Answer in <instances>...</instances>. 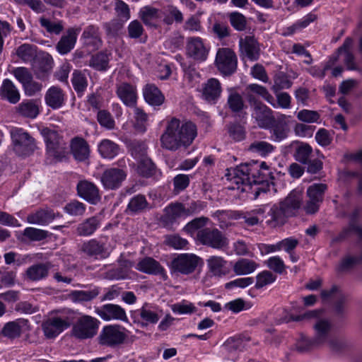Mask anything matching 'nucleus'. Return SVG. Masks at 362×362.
Returning <instances> with one entry per match:
<instances>
[{
    "mask_svg": "<svg viewBox=\"0 0 362 362\" xmlns=\"http://www.w3.org/2000/svg\"><path fill=\"white\" fill-rule=\"evenodd\" d=\"M244 97L250 107L251 118L261 129H269L274 122L273 110L266 105L260 99L269 103L272 107H276L274 98L268 90L261 85L251 83L245 87Z\"/></svg>",
    "mask_w": 362,
    "mask_h": 362,
    "instance_id": "1",
    "label": "nucleus"
},
{
    "mask_svg": "<svg viewBox=\"0 0 362 362\" xmlns=\"http://www.w3.org/2000/svg\"><path fill=\"white\" fill-rule=\"evenodd\" d=\"M197 136V125L191 120L180 119L175 117L167 121L160 141L162 148L176 151L178 149L187 148Z\"/></svg>",
    "mask_w": 362,
    "mask_h": 362,
    "instance_id": "2",
    "label": "nucleus"
},
{
    "mask_svg": "<svg viewBox=\"0 0 362 362\" xmlns=\"http://www.w3.org/2000/svg\"><path fill=\"white\" fill-rule=\"evenodd\" d=\"M250 170V185H260L257 187L254 194L255 199H257L261 193H267L269 191V182H272L274 176L271 168L266 162L251 161Z\"/></svg>",
    "mask_w": 362,
    "mask_h": 362,
    "instance_id": "3",
    "label": "nucleus"
},
{
    "mask_svg": "<svg viewBox=\"0 0 362 362\" xmlns=\"http://www.w3.org/2000/svg\"><path fill=\"white\" fill-rule=\"evenodd\" d=\"M125 327L120 325H107L100 330L97 341L99 345L112 349L122 347L128 337Z\"/></svg>",
    "mask_w": 362,
    "mask_h": 362,
    "instance_id": "4",
    "label": "nucleus"
},
{
    "mask_svg": "<svg viewBox=\"0 0 362 362\" xmlns=\"http://www.w3.org/2000/svg\"><path fill=\"white\" fill-rule=\"evenodd\" d=\"M11 137L13 151L18 156H29L37 149L35 139L22 128L12 129Z\"/></svg>",
    "mask_w": 362,
    "mask_h": 362,
    "instance_id": "5",
    "label": "nucleus"
},
{
    "mask_svg": "<svg viewBox=\"0 0 362 362\" xmlns=\"http://www.w3.org/2000/svg\"><path fill=\"white\" fill-rule=\"evenodd\" d=\"M100 322L88 315L81 316L74 324L71 336L79 340L93 338L98 334Z\"/></svg>",
    "mask_w": 362,
    "mask_h": 362,
    "instance_id": "6",
    "label": "nucleus"
},
{
    "mask_svg": "<svg viewBox=\"0 0 362 362\" xmlns=\"http://www.w3.org/2000/svg\"><path fill=\"white\" fill-rule=\"evenodd\" d=\"M197 241L206 247L223 250L228 247V239L216 228H204L197 233Z\"/></svg>",
    "mask_w": 362,
    "mask_h": 362,
    "instance_id": "7",
    "label": "nucleus"
},
{
    "mask_svg": "<svg viewBox=\"0 0 362 362\" xmlns=\"http://www.w3.org/2000/svg\"><path fill=\"white\" fill-rule=\"evenodd\" d=\"M214 64L223 76H230L237 70V55L230 48H218L216 54Z\"/></svg>",
    "mask_w": 362,
    "mask_h": 362,
    "instance_id": "8",
    "label": "nucleus"
},
{
    "mask_svg": "<svg viewBox=\"0 0 362 362\" xmlns=\"http://www.w3.org/2000/svg\"><path fill=\"white\" fill-rule=\"evenodd\" d=\"M202 259L194 254H180L172 259L169 265L171 273L188 275L197 269Z\"/></svg>",
    "mask_w": 362,
    "mask_h": 362,
    "instance_id": "9",
    "label": "nucleus"
},
{
    "mask_svg": "<svg viewBox=\"0 0 362 362\" xmlns=\"http://www.w3.org/2000/svg\"><path fill=\"white\" fill-rule=\"evenodd\" d=\"M81 251L87 257L103 259L110 256L106 238H92L83 243Z\"/></svg>",
    "mask_w": 362,
    "mask_h": 362,
    "instance_id": "10",
    "label": "nucleus"
},
{
    "mask_svg": "<svg viewBox=\"0 0 362 362\" xmlns=\"http://www.w3.org/2000/svg\"><path fill=\"white\" fill-rule=\"evenodd\" d=\"M127 171L123 168H110L103 171L100 182L106 190H117L127 179Z\"/></svg>",
    "mask_w": 362,
    "mask_h": 362,
    "instance_id": "11",
    "label": "nucleus"
},
{
    "mask_svg": "<svg viewBox=\"0 0 362 362\" xmlns=\"http://www.w3.org/2000/svg\"><path fill=\"white\" fill-rule=\"evenodd\" d=\"M136 269L148 275L160 276L164 281L168 279L165 269L160 263L151 257L141 259L136 265Z\"/></svg>",
    "mask_w": 362,
    "mask_h": 362,
    "instance_id": "12",
    "label": "nucleus"
},
{
    "mask_svg": "<svg viewBox=\"0 0 362 362\" xmlns=\"http://www.w3.org/2000/svg\"><path fill=\"white\" fill-rule=\"evenodd\" d=\"M81 27L69 28L56 45V49L61 55H65L74 49Z\"/></svg>",
    "mask_w": 362,
    "mask_h": 362,
    "instance_id": "13",
    "label": "nucleus"
},
{
    "mask_svg": "<svg viewBox=\"0 0 362 362\" xmlns=\"http://www.w3.org/2000/svg\"><path fill=\"white\" fill-rule=\"evenodd\" d=\"M95 313L103 320H128L124 308L117 304L108 303L95 309Z\"/></svg>",
    "mask_w": 362,
    "mask_h": 362,
    "instance_id": "14",
    "label": "nucleus"
},
{
    "mask_svg": "<svg viewBox=\"0 0 362 362\" xmlns=\"http://www.w3.org/2000/svg\"><path fill=\"white\" fill-rule=\"evenodd\" d=\"M53 59L48 53H43L36 57L33 64V72L40 80H47L53 68Z\"/></svg>",
    "mask_w": 362,
    "mask_h": 362,
    "instance_id": "15",
    "label": "nucleus"
},
{
    "mask_svg": "<svg viewBox=\"0 0 362 362\" xmlns=\"http://www.w3.org/2000/svg\"><path fill=\"white\" fill-rule=\"evenodd\" d=\"M70 325L71 322L68 320H63L59 317H53L42 324V329L47 339H54Z\"/></svg>",
    "mask_w": 362,
    "mask_h": 362,
    "instance_id": "16",
    "label": "nucleus"
},
{
    "mask_svg": "<svg viewBox=\"0 0 362 362\" xmlns=\"http://www.w3.org/2000/svg\"><path fill=\"white\" fill-rule=\"evenodd\" d=\"M70 150L74 158L79 163L88 161L90 154V146L83 137L75 136L70 142Z\"/></svg>",
    "mask_w": 362,
    "mask_h": 362,
    "instance_id": "17",
    "label": "nucleus"
},
{
    "mask_svg": "<svg viewBox=\"0 0 362 362\" xmlns=\"http://www.w3.org/2000/svg\"><path fill=\"white\" fill-rule=\"evenodd\" d=\"M52 264L49 262L34 264L25 271L23 278L26 281H39L46 279Z\"/></svg>",
    "mask_w": 362,
    "mask_h": 362,
    "instance_id": "18",
    "label": "nucleus"
},
{
    "mask_svg": "<svg viewBox=\"0 0 362 362\" xmlns=\"http://www.w3.org/2000/svg\"><path fill=\"white\" fill-rule=\"evenodd\" d=\"M85 47L91 50H98L103 46L100 28L95 25H89L85 28L81 37Z\"/></svg>",
    "mask_w": 362,
    "mask_h": 362,
    "instance_id": "19",
    "label": "nucleus"
},
{
    "mask_svg": "<svg viewBox=\"0 0 362 362\" xmlns=\"http://www.w3.org/2000/svg\"><path fill=\"white\" fill-rule=\"evenodd\" d=\"M164 212L160 221L165 227H172L180 218L186 217L185 205L180 202L171 203L165 207Z\"/></svg>",
    "mask_w": 362,
    "mask_h": 362,
    "instance_id": "20",
    "label": "nucleus"
},
{
    "mask_svg": "<svg viewBox=\"0 0 362 362\" xmlns=\"http://www.w3.org/2000/svg\"><path fill=\"white\" fill-rule=\"evenodd\" d=\"M78 196L88 202L95 204L100 200L99 189L97 186L88 180L79 181L76 186Z\"/></svg>",
    "mask_w": 362,
    "mask_h": 362,
    "instance_id": "21",
    "label": "nucleus"
},
{
    "mask_svg": "<svg viewBox=\"0 0 362 362\" xmlns=\"http://www.w3.org/2000/svg\"><path fill=\"white\" fill-rule=\"evenodd\" d=\"M186 49L187 54L194 60L204 62L207 58L209 50L199 37H189Z\"/></svg>",
    "mask_w": 362,
    "mask_h": 362,
    "instance_id": "22",
    "label": "nucleus"
},
{
    "mask_svg": "<svg viewBox=\"0 0 362 362\" xmlns=\"http://www.w3.org/2000/svg\"><path fill=\"white\" fill-rule=\"evenodd\" d=\"M303 199V192L300 190L293 189L283 201L280 202V203L284 208L286 213L288 216L291 217L295 216L298 209L301 207Z\"/></svg>",
    "mask_w": 362,
    "mask_h": 362,
    "instance_id": "23",
    "label": "nucleus"
},
{
    "mask_svg": "<svg viewBox=\"0 0 362 362\" xmlns=\"http://www.w3.org/2000/svg\"><path fill=\"white\" fill-rule=\"evenodd\" d=\"M221 92L220 81L215 78H211L203 85L202 98L206 102L215 104L221 97Z\"/></svg>",
    "mask_w": 362,
    "mask_h": 362,
    "instance_id": "24",
    "label": "nucleus"
},
{
    "mask_svg": "<svg viewBox=\"0 0 362 362\" xmlns=\"http://www.w3.org/2000/svg\"><path fill=\"white\" fill-rule=\"evenodd\" d=\"M250 338L244 334L229 337L223 344V349L230 355H235L243 351Z\"/></svg>",
    "mask_w": 362,
    "mask_h": 362,
    "instance_id": "25",
    "label": "nucleus"
},
{
    "mask_svg": "<svg viewBox=\"0 0 362 362\" xmlns=\"http://www.w3.org/2000/svg\"><path fill=\"white\" fill-rule=\"evenodd\" d=\"M116 93L118 98L127 107H134L136 104V89L133 85L122 83L117 86Z\"/></svg>",
    "mask_w": 362,
    "mask_h": 362,
    "instance_id": "26",
    "label": "nucleus"
},
{
    "mask_svg": "<svg viewBox=\"0 0 362 362\" xmlns=\"http://www.w3.org/2000/svg\"><path fill=\"white\" fill-rule=\"evenodd\" d=\"M62 216L60 213H55L52 209L46 208L28 215L27 220L31 224L45 226L51 223L54 218Z\"/></svg>",
    "mask_w": 362,
    "mask_h": 362,
    "instance_id": "27",
    "label": "nucleus"
},
{
    "mask_svg": "<svg viewBox=\"0 0 362 362\" xmlns=\"http://www.w3.org/2000/svg\"><path fill=\"white\" fill-rule=\"evenodd\" d=\"M162 11L151 6L142 7L139 13V16L142 22L148 27L157 29L159 27L157 21L161 18Z\"/></svg>",
    "mask_w": 362,
    "mask_h": 362,
    "instance_id": "28",
    "label": "nucleus"
},
{
    "mask_svg": "<svg viewBox=\"0 0 362 362\" xmlns=\"http://www.w3.org/2000/svg\"><path fill=\"white\" fill-rule=\"evenodd\" d=\"M0 97L11 104H16L21 99L19 90L13 82L8 78L4 79L2 82L0 87Z\"/></svg>",
    "mask_w": 362,
    "mask_h": 362,
    "instance_id": "29",
    "label": "nucleus"
},
{
    "mask_svg": "<svg viewBox=\"0 0 362 362\" xmlns=\"http://www.w3.org/2000/svg\"><path fill=\"white\" fill-rule=\"evenodd\" d=\"M149 203L143 194H136L132 197L127 204L125 213L127 215L136 216L149 209Z\"/></svg>",
    "mask_w": 362,
    "mask_h": 362,
    "instance_id": "30",
    "label": "nucleus"
},
{
    "mask_svg": "<svg viewBox=\"0 0 362 362\" xmlns=\"http://www.w3.org/2000/svg\"><path fill=\"white\" fill-rule=\"evenodd\" d=\"M240 47L242 52L250 61H256L259 59V43L254 36H246L244 40L240 39Z\"/></svg>",
    "mask_w": 362,
    "mask_h": 362,
    "instance_id": "31",
    "label": "nucleus"
},
{
    "mask_svg": "<svg viewBox=\"0 0 362 362\" xmlns=\"http://www.w3.org/2000/svg\"><path fill=\"white\" fill-rule=\"evenodd\" d=\"M111 54L107 49L98 52L90 57L88 66L98 71H105L110 68Z\"/></svg>",
    "mask_w": 362,
    "mask_h": 362,
    "instance_id": "32",
    "label": "nucleus"
},
{
    "mask_svg": "<svg viewBox=\"0 0 362 362\" xmlns=\"http://www.w3.org/2000/svg\"><path fill=\"white\" fill-rule=\"evenodd\" d=\"M145 101L152 106H160L165 101V96L160 89L152 83L146 84L143 89Z\"/></svg>",
    "mask_w": 362,
    "mask_h": 362,
    "instance_id": "33",
    "label": "nucleus"
},
{
    "mask_svg": "<svg viewBox=\"0 0 362 362\" xmlns=\"http://www.w3.org/2000/svg\"><path fill=\"white\" fill-rule=\"evenodd\" d=\"M28 323V320L21 318L6 322L1 331V334L9 339H17L21 335L22 327Z\"/></svg>",
    "mask_w": 362,
    "mask_h": 362,
    "instance_id": "34",
    "label": "nucleus"
},
{
    "mask_svg": "<svg viewBox=\"0 0 362 362\" xmlns=\"http://www.w3.org/2000/svg\"><path fill=\"white\" fill-rule=\"evenodd\" d=\"M46 104L53 110L59 109L64 103V95L61 88L52 86L45 96Z\"/></svg>",
    "mask_w": 362,
    "mask_h": 362,
    "instance_id": "35",
    "label": "nucleus"
},
{
    "mask_svg": "<svg viewBox=\"0 0 362 362\" xmlns=\"http://www.w3.org/2000/svg\"><path fill=\"white\" fill-rule=\"evenodd\" d=\"M207 264L211 273L215 276H223L230 272L226 266L227 262L221 257L212 256L207 260Z\"/></svg>",
    "mask_w": 362,
    "mask_h": 362,
    "instance_id": "36",
    "label": "nucleus"
},
{
    "mask_svg": "<svg viewBox=\"0 0 362 362\" xmlns=\"http://www.w3.org/2000/svg\"><path fill=\"white\" fill-rule=\"evenodd\" d=\"M292 146L295 147L293 153L295 160L301 164L308 163L313 153V148L308 143L295 141L292 143Z\"/></svg>",
    "mask_w": 362,
    "mask_h": 362,
    "instance_id": "37",
    "label": "nucleus"
},
{
    "mask_svg": "<svg viewBox=\"0 0 362 362\" xmlns=\"http://www.w3.org/2000/svg\"><path fill=\"white\" fill-rule=\"evenodd\" d=\"M313 328L315 331L313 338L314 343L320 346L327 340L328 334L331 329V324L326 320H319L314 325Z\"/></svg>",
    "mask_w": 362,
    "mask_h": 362,
    "instance_id": "38",
    "label": "nucleus"
},
{
    "mask_svg": "<svg viewBox=\"0 0 362 362\" xmlns=\"http://www.w3.org/2000/svg\"><path fill=\"white\" fill-rule=\"evenodd\" d=\"M100 155L106 159H112L119 152V146L110 139H103L98 146Z\"/></svg>",
    "mask_w": 362,
    "mask_h": 362,
    "instance_id": "39",
    "label": "nucleus"
},
{
    "mask_svg": "<svg viewBox=\"0 0 362 362\" xmlns=\"http://www.w3.org/2000/svg\"><path fill=\"white\" fill-rule=\"evenodd\" d=\"M99 226V218L97 216H92L78 225L76 233L80 236H89L95 233Z\"/></svg>",
    "mask_w": 362,
    "mask_h": 362,
    "instance_id": "40",
    "label": "nucleus"
},
{
    "mask_svg": "<svg viewBox=\"0 0 362 362\" xmlns=\"http://www.w3.org/2000/svg\"><path fill=\"white\" fill-rule=\"evenodd\" d=\"M227 105L233 113H239L246 107L243 96L232 88L229 89Z\"/></svg>",
    "mask_w": 362,
    "mask_h": 362,
    "instance_id": "41",
    "label": "nucleus"
},
{
    "mask_svg": "<svg viewBox=\"0 0 362 362\" xmlns=\"http://www.w3.org/2000/svg\"><path fill=\"white\" fill-rule=\"evenodd\" d=\"M353 40L351 37H346L343 45L339 47L337 52L340 54L344 52L345 54L344 64L346 66L348 70H356L357 66L355 64V57L354 54L349 51L350 47L352 45Z\"/></svg>",
    "mask_w": 362,
    "mask_h": 362,
    "instance_id": "42",
    "label": "nucleus"
},
{
    "mask_svg": "<svg viewBox=\"0 0 362 362\" xmlns=\"http://www.w3.org/2000/svg\"><path fill=\"white\" fill-rule=\"evenodd\" d=\"M258 264L253 260L242 258L233 265V272L237 275H247L252 273Z\"/></svg>",
    "mask_w": 362,
    "mask_h": 362,
    "instance_id": "43",
    "label": "nucleus"
},
{
    "mask_svg": "<svg viewBox=\"0 0 362 362\" xmlns=\"http://www.w3.org/2000/svg\"><path fill=\"white\" fill-rule=\"evenodd\" d=\"M17 109L21 115L31 119L35 118L40 112L38 105L33 100L22 102Z\"/></svg>",
    "mask_w": 362,
    "mask_h": 362,
    "instance_id": "44",
    "label": "nucleus"
},
{
    "mask_svg": "<svg viewBox=\"0 0 362 362\" xmlns=\"http://www.w3.org/2000/svg\"><path fill=\"white\" fill-rule=\"evenodd\" d=\"M136 170L140 176L149 178L156 175L157 168L152 160L150 158H147L138 162Z\"/></svg>",
    "mask_w": 362,
    "mask_h": 362,
    "instance_id": "45",
    "label": "nucleus"
},
{
    "mask_svg": "<svg viewBox=\"0 0 362 362\" xmlns=\"http://www.w3.org/2000/svg\"><path fill=\"white\" fill-rule=\"evenodd\" d=\"M128 149L131 156L136 160H144L148 158L147 156V146L144 142L141 141H132L128 145Z\"/></svg>",
    "mask_w": 362,
    "mask_h": 362,
    "instance_id": "46",
    "label": "nucleus"
},
{
    "mask_svg": "<svg viewBox=\"0 0 362 362\" xmlns=\"http://www.w3.org/2000/svg\"><path fill=\"white\" fill-rule=\"evenodd\" d=\"M163 14V23L167 25H171L174 22L176 23H182L184 18L182 12L175 6H168L166 12Z\"/></svg>",
    "mask_w": 362,
    "mask_h": 362,
    "instance_id": "47",
    "label": "nucleus"
},
{
    "mask_svg": "<svg viewBox=\"0 0 362 362\" xmlns=\"http://www.w3.org/2000/svg\"><path fill=\"white\" fill-rule=\"evenodd\" d=\"M151 306L145 303L141 309L139 310V316L144 321L142 326H147L149 324H156L159 320L158 313L151 309Z\"/></svg>",
    "mask_w": 362,
    "mask_h": 362,
    "instance_id": "48",
    "label": "nucleus"
},
{
    "mask_svg": "<svg viewBox=\"0 0 362 362\" xmlns=\"http://www.w3.org/2000/svg\"><path fill=\"white\" fill-rule=\"evenodd\" d=\"M274 149L275 147L272 144L264 141H255L248 148L250 151L257 153L262 157L269 156Z\"/></svg>",
    "mask_w": 362,
    "mask_h": 362,
    "instance_id": "49",
    "label": "nucleus"
},
{
    "mask_svg": "<svg viewBox=\"0 0 362 362\" xmlns=\"http://www.w3.org/2000/svg\"><path fill=\"white\" fill-rule=\"evenodd\" d=\"M100 293V288L95 287L89 291H73L70 296L74 302H87L95 298Z\"/></svg>",
    "mask_w": 362,
    "mask_h": 362,
    "instance_id": "50",
    "label": "nucleus"
},
{
    "mask_svg": "<svg viewBox=\"0 0 362 362\" xmlns=\"http://www.w3.org/2000/svg\"><path fill=\"white\" fill-rule=\"evenodd\" d=\"M362 209L361 207H356L349 215V228L357 234L359 240L362 241V227L358 224Z\"/></svg>",
    "mask_w": 362,
    "mask_h": 362,
    "instance_id": "51",
    "label": "nucleus"
},
{
    "mask_svg": "<svg viewBox=\"0 0 362 362\" xmlns=\"http://www.w3.org/2000/svg\"><path fill=\"white\" fill-rule=\"evenodd\" d=\"M268 216L271 218L268 221H273L276 224H284L286 218L289 217L280 202L279 204H274L270 208Z\"/></svg>",
    "mask_w": 362,
    "mask_h": 362,
    "instance_id": "52",
    "label": "nucleus"
},
{
    "mask_svg": "<svg viewBox=\"0 0 362 362\" xmlns=\"http://www.w3.org/2000/svg\"><path fill=\"white\" fill-rule=\"evenodd\" d=\"M71 83L74 89L77 93H82L88 86V81L85 74L78 69H75L73 71Z\"/></svg>",
    "mask_w": 362,
    "mask_h": 362,
    "instance_id": "53",
    "label": "nucleus"
},
{
    "mask_svg": "<svg viewBox=\"0 0 362 362\" xmlns=\"http://www.w3.org/2000/svg\"><path fill=\"white\" fill-rule=\"evenodd\" d=\"M286 122L283 120H276L274 117V122L269 127L272 129V136H274V141L279 142L287 137Z\"/></svg>",
    "mask_w": 362,
    "mask_h": 362,
    "instance_id": "54",
    "label": "nucleus"
},
{
    "mask_svg": "<svg viewBox=\"0 0 362 362\" xmlns=\"http://www.w3.org/2000/svg\"><path fill=\"white\" fill-rule=\"evenodd\" d=\"M292 86V81L289 79L288 76L282 71L278 72L274 77V85L272 88V90L276 93L282 89H288Z\"/></svg>",
    "mask_w": 362,
    "mask_h": 362,
    "instance_id": "55",
    "label": "nucleus"
},
{
    "mask_svg": "<svg viewBox=\"0 0 362 362\" xmlns=\"http://www.w3.org/2000/svg\"><path fill=\"white\" fill-rule=\"evenodd\" d=\"M209 221V218L206 216L195 218L188 222L183 228V230L188 234L193 235L196 231L204 229Z\"/></svg>",
    "mask_w": 362,
    "mask_h": 362,
    "instance_id": "56",
    "label": "nucleus"
},
{
    "mask_svg": "<svg viewBox=\"0 0 362 362\" xmlns=\"http://www.w3.org/2000/svg\"><path fill=\"white\" fill-rule=\"evenodd\" d=\"M231 26L237 31L242 32L246 30L247 18L240 12L234 11L228 15Z\"/></svg>",
    "mask_w": 362,
    "mask_h": 362,
    "instance_id": "57",
    "label": "nucleus"
},
{
    "mask_svg": "<svg viewBox=\"0 0 362 362\" xmlns=\"http://www.w3.org/2000/svg\"><path fill=\"white\" fill-rule=\"evenodd\" d=\"M362 263V252L359 256H346L340 262L337 267V271L339 272H344L349 271L354 268L356 265Z\"/></svg>",
    "mask_w": 362,
    "mask_h": 362,
    "instance_id": "58",
    "label": "nucleus"
},
{
    "mask_svg": "<svg viewBox=\"0 0 362 362\" xmlns=\"http://www.w3.org/2000/svg\"><path fill=\"white\" fill-rule=\"evenodd\" d=\"M250 168L251 162L240 164L233 169V174L243 184L250 185Z\"/></svg>",
    "mask_w": 362,
    "mask_h": 362,
    "instance_id": "59",
    "label": "nucleus"
},
{
    "mask_svg": "<svg viewBox=\"0 0 362 362\" xmlns=\"http://www.w3.org/2000/svg\"><path fill=\"white\" fill-rule=\"evenodd\" d=\"M327 189V185L326 184L315 183L308 187L307 195L308 197H313L314 199H317V202H322Z\"/></svg>",
    "mask_w": 362,
    "mask_h": 362,
    "instance_id": "60",
    "label": "nucleus"
},
{
    "mask_svg": "<svg viewBox=\"0 0 362 362\" xmlns=\"http://www.w3.org/2000/svg\"><path fill=\"white\" fill-rule=\"evenodd\" d=\"M124 21L119 19H112L110 22L104 23L103 29L107 36L115 37L123 28Z\"/></svg>",
    "mask_w": 362,
    "mask_h": 362,
    "instance_id": "61",
    "label": "nucleus"
},
{
    "mask_svg": "<svg viewBox=\"0 0 362 362\" xmlns=\"http://www.w3.org/2000/svg\"><path fill=\"white\" fill-rule=\"evenodd\" d=\"M47 154L52 157L55 162H62L66 156V148L60 144V143L56 144H52V146H47Z\"/></svg>",
    "mask_w": 362,
    "mask_h": 362,
    "instance_id": "62",
    "label": "nucleus"
},
{
    "mask_svg": "<svg viewBox=\"0 0 362 362\" xmlns=\"http://www.w3.org/2000/svg\"><path fill=\"white\" fill-rule=\"evenodd\" d=\"M40 23L42 28L46 29L47 32L52 34L59 35L64 30L62 21L52 22L49 19L42 17L40 18Z\"/></svg>",
    "mask_w": 362,
    "mask_h": 362,
    "instance_id": "63",
    "label": "nucleus"
},
{
    "mask_svg": "<svg viewBox=\"0 0 362 362\" xmlns=\"http://www.w3.org/2000/svg\"><path fill=\"white\" fill-rule=\"evenodd\" d=\"M276 279V276L271 272L264 270L257 275L255 288L257 289L262 288L274 282Z\"/></svg>",
    "mask_w": 362,
    "mask_h": 362,
    "instance_id": "64",
    "label": "nucleus"
}]
</instances>
